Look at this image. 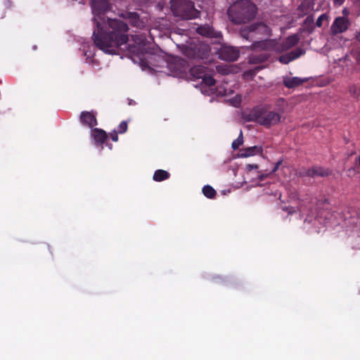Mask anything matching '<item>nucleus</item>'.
Returning <instances> with one entry per match:
<instances>
[{
  "label": "nucleus",
  "instance_id": "6ab92c4d",
  "mask_svg": "<svg viewBox=\"0 0 360 360\" xmlns=\"http://www.w3.org/2000/svg\"><path fill=\"white\" fill-rule=\"evenodd\" d=\"M169 176V174L167 171L158 169L154 173L153 179L156 181H161L168 179Z\"/></svg>",
  "mask_w": 360,
  "mask_h": 360
},
{
  "label": "nucleus",
  "instance_id": "72a5a7b5",
  "mask_svg": "<svg viewBox=\"0 0 360 360\" xmlns=\"http://www.w3.org/2000/svg\"><path fill=\"white\" fill-rule=\"evenodd\" d=\"M356 38L360 41V31L356 33Z\"/></svg>",
  "mask_w": 360,
  "mask_h": 360
},
{
  "label": "nucleus",
  "instance_id": "c756f323",
  "mask_svg": "<svg viewBox=\"0 0 360 360\" xmlns=\"http://www.w3.org/2000/svg\"><path fill=\"white\" fill-rule=\"evenodd\" d=\"M134 41L139 46V48H141L142 46V45H143V40L139 38L138 39V40L134 39Z\"/></svg>",
  "mask_w": 360,
  "mask_h": 360
},
{
  "label": "nucleus",
  "instance_id": "412c9836",
  "mask_svg": "<svg viewBox=\"0 0 360 360\" xmlns=\"http://www.w3.org/2000/svg\"><path fill=\"white\" fill-rule=\"evenodd\" d=\"M231 94H232V91L229 89H227L226 87L224 86H219L216 89V94L217 96H226Z\"/></svg>",
  "mask_w": 360,
  "mask_h": 360
},
{
  "label": "nucleus",
  "instance_id": "f704fd0d",
  "mask_svg": "<svg viewBox=\"0 0 360 360\" xmlns=\"http://www.w3.org/2000/svg\"><path fill=\"white\" fill-rule=\"evenodd\" d=\"M288 212H289V214H292V212H295V210H293L292 208H290L288 209Z\"/></svg>",
  "mask_w": 360,
  "mask_h": 360
},
{
  "label": "nucleus",
  "instance_id": "2eb2a0df",
  "mask_svg": "<svg viewBox=\"0 0 360 360\" xmlns=\"http://www.w3.org/2000/svg\"><path fill=\"white\" fill-rule=\"evenodd\" d=\"M81 121L86 124L89 127L92 128L93 127L97 124V121L96 119V116L94 113L90 112H83L81 114Z\"/></svg>",
  "mask_w": 360,
  "mask_h": 360
},
{
  "label": "nucleus",
  "instance_id": "b1692460",
  "mask_svg": "<svg viewBox=\"0 0 360 360\" xmlns=\"http://www.w3.org/2000/svg\"><path fill=\"white\" fill-rule=\"evenodd\" d=\"M323 21H328V15L326 13L321 15L316 20V25L321 27Z\"/></svg>",
  "mask_w": 360,
  "mask_h": 360
},
{
  "label": "nucleus",
  "instance_id": "bb28decb",
  "mask_svg": "<svg viewBox=\"0 0 360 360\" xmlns=\"http://www.w3.org/2000/svg\"><path fill=\"white\" fill-rule=\"evenodd\" d=\"M258 165L256 164L246 165V170L248 174H250L253 169H257Z\"/></svg>",
  "mask_w": 360,
  "mask_h": 360
},
{
  "label": "nucleus",
  "instance_id": "473e14b6",
  "mask_svg": "<svg viewBox=\"0 0 360 360\" xmlns=\"http://www.w3.org/2000/svg\"><path fill=\"white\" fill-rule=\"evenodd\" d=\"M335 2L338 5H341L343 2V0H335Z\"/></svg>",
  "mask_w": 360,
  "mask_h": 360
},
{
  "label": "nucleus",
  "instance_id": "5701e85b",
  "mask_svg": "<svg viewBox=\"0 0 360 360\" xmlns=\"http://www.w3.org/2000/svg\"><path fill=\"white\" fill-rule=\"evenodd\" d=\"M304 26L308 28L309 32H311L314 30V19L311 17H307L304 20Z\"/></svg>",
  "mask_w": 360,
  "mask_h": 360
},
{
  "label": "nucleus",
  "instance_id": "a211bd4d",
  "mask_svg": "<svg viewBox=\"0 0 360 360\" xmlns=\"http://www.w3.org/2000/svg\"><path fill=\"white\" fill-rule=\"evenodd\" d=\"M129 22L137 27H144V22L139 20L138 15L136 13H130L127 14Z\"/></svg>",
  "mask_w": 360,
  "mask_h": 360
},
{
  "label": "nucleus",
  "instance_id": "6e6552de",
  "mask_svg": "<svg viewBox=\"0 0 360 360\" xmlns=\"http://www.w3.org/2000/svg\"><path fill=\"white\" fill-rule=\"evenodd\" d=\"M212 49L207 44L199 43L198 44H191L186 46L184 50V54L191 58L206 57L208 53L211 52Z\"/></svg>",
  "mask_w": 360,
  "mask_h": 360
},
{
  "label": "nucleus",
  "instance_id": "9d476101",
  "mask_svg": "<svg viewBox=\"0 0 360 360\" xmlns=\"http://www.w3.org/2000/svg\"><path fill=\"white\" fill-rule=\"evenodd\" d=\"M349 26V20L347 18L338 17L331 25L330 32L332 34L336 35L345 32L348 29Z\"/></svg>",
  "mask_w": 360,
  "mask_h": 360
},
{
  "label": "nucleus",
  "instance_id": "4468645a",
  "mask_svg": "<svg viewBox=\"0 0 360 360\" xmlns=\"http://www.w3.org/2000/svg\"><path fill=\"white\" fill-rule=\"evenodd\" d=\"M304 51L301 49H297L285 55H283L279 58V61L284 64H288L292 60H295L302 56Z\"/></svg>",
  "mask_w": 360,
  "mask_h": 360
},
{
  "label": "nucleus",
  "instance_id": "9b49d317",
  "mask_svg": "<svg viewBox=\"0 0 360 360\" xmlns=\"http://www.w3.org/2000/svg\"><path fill=\"white\" fill-rule=\"evenodd\" d=\"M263 151L262 147L260 146H255L242 149L238 154V157L240 158H250L256 155L262 154Z\"/></svg>",
  "mask_w": 360,
  "mask_h": 360
},
{
  "label": "nucleus",
  "instance_id": "f257e3e1",
  "mask_svg": "<svg viewBox=\"0 0 360 360\" xmlns=\"http://www.w3.org/2000/svg\"><path fill=\"white\" fill-rule=\"evenodd\" d=\"M91 5L97 27L94 32L95 44L105 53H116V49L125 45L128 40L127 24L119 20H109L105 23L101 15L109 9L107 0H91Z\"/></svg>",
  "mask_w": 360,
  "mask_h": 360
},
{
  "label": "nucleus",
  "instance_id": "7c9ffc66",
  "mask_svg": "<svg viewBox=\"0 0 360 360\" xmlns=\"http://www.w3.org/2000/svg\"><path fill=\"white\" fill-rule=\"evenodd\" d=\"M267 176H268V174H258L257 179H258L259 181H262V180H264V179Z\"/></svg>",
  "mask_w": 360,
  "mask_h": 360
},
{
  "label": "nucleus",
  "instance_id": "393cba45",
  "mask_svg": "<svg viewBox=\"0 0 360 360\" xmlns=\"http://www.w3.org/2000/svg\"><path fill=\"white\" fill-rule=\"evenodd\" d=\"M350 95L354 97H358L360 94V89L356 86H352L349 89Z\"/></svg>",
  "mask_w": 360,
  "mask_h": 360
},
{
  "label": "nucleus",
  "instance_id": "7ed1b4c3",
  "mask_svg": "<svg viewBox=\"0 0 360 360\" xmlns=\"http://www.w3.org/2000/svg\"><path fill=\"white\" fill-rule=\"evenodd\" d=\"M171 7L174 14L182 18L191 19L198 16V11L188 0H172Z\"/></svg>",
  "mask_w": 360,
  "mask_h": 360
},
{
  "label": "nucleus",
  "instance_id": "ddd939ff",
  "mask_svg": "<svg viewBox=\"0 0 360 360\" xmlns=\"http://www.w3.org/2000/svg\"><path fill=\"white\" fill-rule=\"evenodd\" d=\"M198 33L202 36L215 37L217 39L221 38V34L213 30V29L209 25H204L198 27Z\"/></svg>",
  "mask_w": 360,
  "mask_h": 360
},
{
  "label": "nucleus",
  "instance_id": "4be33fe9",
  "mask_svg": "<svg viewBox=\"0 0 360 360\" xmlns=\"http://www.w3.org/2000/svg\"><path fill=\"white\" fill-rule=\"evenodd\" d=\"M243 143V137L242 131H240L238 137L232 143V148L233 150L238 149Z\"/></svg>",
  "mask_w": 360,
  "mask_h": 360
},
{
  "label": "nucleus",
  "instance_id": "c9c22d12",
  "mask_svg": "<svg viewBox=\"0 0 360 360\" xmlns=\"http://www.w3.org/2000/svg\"><path fill=\"white\" fill-rule=\"evenodd\" d=\"M107 146L109 147L110 150L112 149V145L111 144L107 143Z\"/></svg>",
  "mask_w": 360,
  "mask_h": 360
},
{
  "label": "nucleus",
  "instance_id": "f3484780",
  "mask_svg": "<svg viewBox=\"0 0 360 360\" xmlns=\"http://www.w3.org/2000/svg\"><path fill=\"white\" fill-rule=\"evenodd\" d=\"M329 174V172L321 167H314L312 169H309L307 172V175L309 176H328Z\"/></svg>",
  "mask_w": 360,
  "mask_h": 360
},
{
  "label": "nucleus",
  "instance_id": "2f4dec72",
  "mask_svg": "<svg viewBox=\"0 0 360 360\" xmlns=\"http://www.w3.org/2000/svg\"><path fill=\"white\" fill-rule=\"evenodd\" d=\"M281 163V161H278V162L276 164V165H275L274 168V169H273V170H272V172H275L278 169V167H279V166H280Z\"/></svg>",
  "mask_w": 360,
  "mask_h": 360
},
{
  "label": "nucleus",
  "instance_id": "cd10ccee",
  "mask_svg": "<svg viewBox=\"0 0 360 360\" xmlns=\"http://www.w3.org/2000/svg\"><path fill=\"white\" fill-rule=\"evenodd\" d=\"M240 102V96H236L232 101H231V103L233 105H238Z\"/></svg>",
  "mask_w": 360,
  "mask_h": 360
},
{
  "label": "nucleus",
  "instance_id": "a878e982",
  "mask_svg": "<svg viewBox=\"0 0 360 360\" xmlns=\"http://www.w3.org/2000/svg\"><path fill=\"white\" fill-rule=\"evenodd\" d=\"M127 130V123L125 121L122 122L118 126V132L124 133Z\"/></svg>",
  "mask_w": 360,
  "mask_h": 360
},
{
  "label": "nucleus",
  "instance_id": "f03ea898",
  "mask_svg": "<svg viewBox=\"0 0 360 360\" xmlns=\"http://www.w3.org/2000/svg\"><path fill=\"white\" fill-rule=\"evenodd\" d=\"M256 13V6L248 0H239L228 10L229 20L236 24L249 22Z\"/></svg>",
  "mask_w": 360,
  "mask_h": 360
},
{
  "label": "nucleus",
  "instance_id": "aec40b11",
  "mask_svg": "<svg viewBox=\"0 0 360 360\" xmlns=\"http://www.w3.org/2000/svg\"><path fill=\"white\" fill-rule=\"evenodd\" d=\"M202 193L207 198H212L216 194L215 190L212 186L208 185L203 187Z\"/></svg>",
  "mask_w": 360,
  "mask_h": 360
},
{
  "label": "nucleus",
  "instance_id": "dca6fc26",
  "mask_svg": "<svg viewBox=\"0 0 360 360\" xmlns=\"http://www.w3.org/2000/svg\"><path fill=\"white\" fill-rule=\"evenodd\" d=\"M306 79H301L300 77H286L283 79L284 84L288 88H294L301 85Z\"/></svg>",
  "mask_w": 360,
  "mask_h": 360
},
{
  "label": "nucleus",
  "instance_id": "1a4fd4ad",
  "mask_svg": "<svg viewBox=\"0 0 360 360\" xmlns=\"http://www.w3.org/2000/svg\"><path fill=\"white\" fill-rule=\"evenodd\" d=\"M214 49L219 57L224 60L234 61L239 56L238 50L233 46L221 45L220 48L214 47Z\"/></svg>",
  "mask_w": 360,
  "mask_h": 360
},
{
  "label": "nucleus",
  "instance_id": "0eeeda50",
  "mask_svg": "<svg viewBox=\"0 0 360 360\" xmlns=\"http://www.w3.org/2000/svg\"><path fill=\"white\" fill-rule=\"evenodd\" d=\"M191 75L196 79H202V84L207 86L210 89L209 91L203 90L205 94H214L215 90L213 86L214 84V79L206 74L205 68L203 66H195L190 70Z\"/></svg>",
  "mask_w": 360,
  "mask_h": 360
},
{
  "label": "nucleus",
  "instance_id": "f8f14e48",
  "mask_svg": "<svg viewBox=\"0 0 360 360\" xmlns=\"http://www.w3.org/2000/svg\"><path fill=\"white\" fill-rule=\"evenodd\" d=\"M91 136L94 139L95 144L96 145L103 143L107 139L105 131L97 128L91 129Z\"/></svg>",
  "mask_w": 360,
  "mask_h": 360
},
{
  "label": "nucleus",
  "instance_id": "20e7f679",
  "mask_svg": "<svg viewBox=\"0 0 360 360\" xmlns=\"http://www.w3.org/2000/svg\"><path fill=\"white\" fill-rule=\"evenodd\" d=\"M252 120L258 124L266 127L278 124L281 120V114L274 111L265 110L263 108L255 109L252 112Z\"/></svg>",
  "mask_w": 360,
  "mask_h": 360
},
{
  "label": "nucleus",
  "instance_id": "c85d7f7f",
  "mask_svg": "<svg viewBox=\"0 0 360 360\" xmlns=\"http://www.w3.org/2000/svg\"><path fill=\"white\" fill-rule=\"evenodd\" d=\"M110 137L113 141H117L118 140V135L116 131L111 133Z\"/></svg>",
  "mask_w": 360,
  "mask_h": 360
},
{
  "label": "nucleus",
  "instance_id": "39448f33",
  "mask_svg": "<svg viewBox=\"0 0 360 360\" xmlns=\"http://www.w3.org/2000/svg\"><path fill=\"white\" fill-rule=\"evenodd\" d=\"M270 29L264 23H255L248 27H244L240 30L241 36L250 40L259 39V35H269Z\"/></svg>",
  "mask_w": 360,
  "mask_h": 360
},
{
  "label": "nucleus",
  "instance_id": "423d86ee",
  "mask_svg": "<svg viewBox=\"0 0 360 360\" xmlns=\"http://www.w3.org/2000/svg\"><path fill=\"white\" fill-rule=\"evenodd\" d=\"M298 41L299 37L295 34L287 38L285 42L282 45V46H277L276 42L273 40H264L257 41V46L263 49H272L278 52H281L290 49L293 46L296 45Z\"/></svg>",
  "mask_w": 360,
  "mask_h": 360
}]
</instances>
